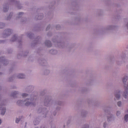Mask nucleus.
I'll list each match as a JSON object with an SVG mask.
<instances>
[{"mask_svg": "<svg viewBox=\"0 0 128 128\" xmlns=\"http://www.w3.org/2000/svg\"><path fill=\"white\" fill-rule=\"evenodd\" d=\"M120 111H118L117 112H116V116H120Z\"/></svg>", "mask_w": 128, "mask_h": 128, "instance_id": "2eb2a0df", "label": "nucleus"}, {"mask_svg": "<svg viewBox=\"0 0 128 128\" xmlns=\"http://www.w3.org/2000/svg\"><path fill=\"white\" fill-rule=\"evenodd\" d=\"M115 98H114V100H118L120 98V92H116L114 94Z\"/></svg>", "mask_w": 128, "mask_h": 128, "instance_id": "f03ea898", "label": "nucleus"}, {"mask_svg": "<svg viewBox=\"0 0 128 128\" xmlns=\"http://www.w3.org/2000/svg\"><path fill=\"white\" fill-rule=\"evenodd\" d=\"M48 73H46V74H50V70H47Z\"/></svg>", "mask_w": 128, "mask_h": 128, "instance_id": "412c9836", "label": "nucleus"}, {"mask_svg": "<svg viewBox=\"0 0 128 128\" xmlns=\"http://www.w3.org/2000/svg\"><path fill=\"white\" fill-rule=\"evenodd\" d=\"M3 64L6 65V64H8V61L6 60H3Z\"/></svg>", "mask_w": 128, "mask_h": 128, "instance_id": "a211bd4d", "label": "nucleus"}, {"mask_svg": "<svg viewBox=\"0 0 128 128\" xmlns=\"http://www.w3.org/2000/svg\"><path fill=\"white\" fill-rule=\"evenodd\" d=\"M122 82H124V84H125V82H126V78H122Z\"/></svg>", "mask_w": 128, "mask_h": 128, "instance_id": "4468645a", "label": "nucleus"}, {"mask_svg": "<svg viewBox=\"0 0 128 128\" xmlns=\"http://www.w3.org/2000/svg\"><path fill=\"white\" fill-rule=\"evenodd\" d=\"M124 120L126 122H128V114H126L124 116Z\"/></svg>", "mask_w": 128, "mask_h": 128, "instance_id": "6e6552de", "label": "nucleus"}, {"mask_svg": "<svg viewBox=\"0 0 128 128\" xmlns=\"http://www.w3.org/2000/svg\"><path fill=\"white\" fill-rule=\"evenodd\" d=\"M45 44L46 46H52V44L50 43V41H46L45 42Z\"/></svg>", "mask_w": 128, "mask_h": 128, "instance_id": "0eeeda50", "label": "nucleus"}, {"mask_svg": "<svg viewBox=\"0 0 128 128\" xmlns=\"http://www.w3.org/2000/svg\"><path fill=\"white\" fill-rule=\"evenodd\" d=\"M84 128H88V124H86L84 125Z\"/></svg>", "mask_w": 128, "mask_h": 128, "instance_id": "f3484780", "label": "nucleus"}, {"mask_svg": "<svg viewBox=\"0 0 128 128\" xmlns=\"http://www.w3.org/2000/svg\"><path fill=\"white\" fill-rule=\"evenodd\" d=\"M126 28H128V22L126 24Z\"/></svg>", "mask_w": 128, "mask_h": 128, "instance_id": "aec40b11", "label": "nucleus"}, {"mask_svg": "<svg viewBox=\"0 0 128 128\" xmlns=\"http://www.w3.org/2000/svg\"><path fill=\"white\" fill-rule=\"evenodd\" d=\"M16 94H18V92L15 91L14 93H13V96H16Z\"/></svg>", "mask_w": 128, "mask_h": 128, "instance_id": "ddd939ff", "label": "nucleus"}, {"mask_svg": "<svg viewBox=\"0 0 128 128\" xmlns=\"http://www.w3.org/2000/svg\"><path fill=\"white\" fill-rule=\"evenodd\" d=\"M117 106H122V101H119L117 102Z\"/></svg>", "mask_w": 128, "mask_h": 128, "instance_id": "9b49d317", "label": "nucleus"}, {"mask_svg": "<svg viewBox=\"0 0 128 128\" xmlns=\"http://www.w3.org/2000/svg\"><path fill=\"white\" fill-rule=\"evenodd\" d=\"M6 10H8V8H6Z\"/></svg>", "mask_w": 128, "mask_h": 128, "instance_id": "bb28decb", "label": "nucleus"}, {"mask_svg": "<svg viewBox=\"0 0 128 128\" xmlns=\"http://www.w3.org/2000/svg\"><path fill=\"white\" fill-rule=\"evenodd\" d=\"M24 103L26 106H34V104H36V99L34 98H32L26 99L24 102L20 100H18L17 102V104L18 106H22Z\"/></svg>", "mask_w": 128, "mask_h": 128, "instance_id": "f257e3e1", "label": "nucleus"}, {"mask_svg": "<svg viewBox=\"0 0 128 128\" xmlns=\"http://www.w3.org/2000/svg\"><path fill=\"white\" fill-rule=\"evenodd\" d=\"M20 14H22V12L20 13Z\"/></svg>", "mask_w": 128, "mask_h": 128, "instance_id": "393cba45", "label": "nucleus"}, {"mask_svg": "<svg viewBox=\"0 0 128 128\" xmlns=\"http://www.w3.org/2000/svg\"><path fill=\"white\" fill-rule=\"evenodd\" d=\"M114 120V118L112 114L108 115L107 117L108 122H112V120Z\"/></svg>", "mask_w": 128, "mask_h": 128, "instance_id": "20e7f679", "label": "nucleus"}, {"mask_svg": "<svg viewBox=\"0 0 128 128\" xmlns=\"http://www.w3.org/2000/svg\"><path fill=\"white\" fill-rule=\"evenodd\" d=\"M1 114H6V108H2L1 109Z\"/></svg>", "mask_w": 128, "mask_h": 128, "instance_id": "1a4fd4ad", "label": "nucleus"}, {"mask_svg": "<svg viewBox=\"0 0 128 128\" xmlns=\"http://www.w3.org/2000/svg\"><path fill=\"white\" fill-rule=\"evenodd\" d=\"M122 96L125 98V100H128V90H124L123 92Z\"/></svg>", "mask_w": 128, "mask_h": 128, "instance_id": "7ed1b4c3", "label": "nucleus"}, {"mask_svg": "<svg viewBox=\"0 0 128 128\" xmlns=\"http://www.w3.org/2000/svg\"><path fill=\"white\" fill-rule=\"evenodd\" d=\"M4 12H6V11L4 9Z\"/></svg>", "mask_w": 128, "mask_h": 128, "instance_id": "a878e982", "label": "nucleus"}, {"mask_svg": "<svg viewBox=\"0 0 128 128\" xmlns=\"http://www.w3.org/2000/svg\"><path fill=\"white\" fill-rule=\"evenodd\" d=\"M8 32H12V31H11L10 30H8Z\"/></svg>", "mask_w": 128, "mask_h": 128, "instance_id": "b1692460", "label": "nucleus"}, {"mask_svg": "<svg viewBox=\"0 0 128 128\" xmlns=\"http://www.w3.org/2000/svg\"><path fill=\"white\" fill-rule=\"evenodd\" d=\"M102 126L104 128H108V122H103Z\"/></svg>", "mask_w": 128, "mask_h": 128, "instance_id": "423d86ee", "label": "nucleus"}, {"mask_svg": "<svg viewBox=\"0 0 128 128\" xmlns=\"http://www.w3.org/2000/svg\"><path fill=\"white\" fill-rule=\"evenodd\" d=\"M42 16L41 18H40V17H39V18H38V20H42Z\"/></svg>", "mask_w": 128, "mask_h": 128, "instance_id": "5701e85b", "label": "nucleus"}, {"mask_svg": "<svg viewBox=\"0 0 128 128\" xmlns=\"http://www.w3.org/2000/svg\"><path fill=\"white\" fill-rule=\"evenodd\" d=\"M20 118H16V124H18V122H20Z\"/></svg>", "mask_w": 128, "mask_h": 128, "instance_id": "dca6fc26", "label": "nucleus"}, {"mask_svg": "<svg viewBox=\"0 0 128 128\" xmlns=\"http://www.w3.org/2000/svg\"><path fill=\"white\" fill-rule=\"evenodd\" d=\"M18 78H24L26 76L23 74H20L18 75Z\"/></svg>", "mask_w": 128, "mask_h": 128, "instance_id": "39448f33", "label": "nucleus"}, {"mask_svg": "<svg viewBox=\"0 0 128 128\" xmlns=\"http://www.w3.org/2000/svg\"><path fill=\"white\" fill-rule=\"evenodd\" d=\"M112 28V26H109L108 27V30H110Z\"/></svg>", "mask_w": 128, "mask_h": 128, "instance_id": "6ab92c4d", "label": "nucleus"}, {"mask_svg": "<svg viewBox=\"0 0 128 128\" xmlns=\"http://www.w3.org/2000/svg\"><path fill=\"white\" fill-rule=\"evenodd\" d=\"M50 52L52 54H58V51L56 50H52L50 51Z\"/></svg>", "mask_w": 128, "mask_h": 128, "instance_id": "9d476101", "label": "nucleus"}, {"mask_svg": "<svg viewBox=\"0 0 128 128\" xmlns=\"http://www.w3.org/2000/svg\"><path fill=\"white\" fill-rule=\"evenodd\" d=\"M2 119H0V124H2Z\"/></svg>", "mask_w": 128, "mask_h": 128, "instance_id": "4be33fe9", "label": "nucleus"}, {"mask_svg": "<svg viewBox=\"0 0 128 128\" xmlns=\"http://www.w3.org/2000/svg\"><path fill=\"white\" fill-rule=\"evenodd\" d=\"M28 96V94L26 93H23V94H22V98H26Z\"/></svg>", "mask_w": 128, "mask_h": 128, "instance_id": "f8f14e48", "label": "nucleus"}]
</instances>
